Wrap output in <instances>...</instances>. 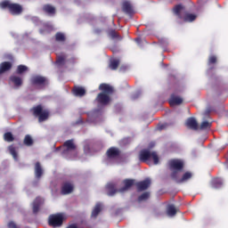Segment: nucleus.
Segmentation results:
<instances>
[{
  "label": "nucleus",
  "mask_w": 228,
  "mask_h": 228,
  "mask_svg": "<svg viewBox=\"0 0 228 228\" xmlns=\"http://www.w3.org/2000/svg\"><path fill=\"white\" fill-rule=\"evenodd\" d=\"M185 126L189 129H192V131H197L199 129V123L197 122V119L195 118L191 117L186 120Z\"/></svg>",
  "instance_id": "2eb2a0df"
},
{
  "label": "nucleus",
  "mask_w": 228,
  "mask_h": 228,
  "mask_svg": "<svg viewBox=\"0 0 228 228\" xmlns=\"http://www.w3.org/2000/svg\"><path fill=\"white\" fill-rule=\"evenodd\" d=\"M159 131H162V129H165V125H160L159 126Z\"/></svg>",
  "instance_id": "a18cd8bd"
},
{
  "label": "nucleus",
  "mask_w": 228,
  "mask_h": 228,
  "mask_svg": "<svg viewBox=\"0 0 228 228\" xmlns=\"http://www.w3.org/2000/svg\"><path fill=\"white\" fill-rule=\"evenodd\" d=\"M101 211H102V205H101V203H97L92 211V214H91L92 218H97Z\"/></svg>",
  "instance_id": "b1692460"
},
{
  "label": "nucleus",
  "mask_w": 228,
  "mask_h": 228,
  "mask_svg": "<svg viewBox=\"0 0 228 228\" xmlns=\"http://www.w3.org/2000/svg\"><path fill=\"white\" fill-rule=\"evenodd\" d=\"M151 186V179L147 178L136 183L137 191H145Z\"/></svg>",
  "instance_id": "4468645a"
},
{
  "label": "nucleus",
  "mask_w": 228,
  "mask_h": 228,
  "mask_svg": "<svg viewBox=\"0 0 228 228\" xmlns=\"http://www.w3.org/2000/svg\"><path fill=\"white\" fill-rule=\"evenodd\" d=\"M139 159L142 163H147V161H151L152 159L154 165H158L159 163V157L156 151H151L149 149L142 150L139 153Z\"/></svg>",
  "instance_id": "f03ea898"
},
{
  "label": "nucleus",
  "mask_w": 228,
  "mask_h": 228,
  "mask_svg": "<svg viewBox=\"0 0 228 228\" xmlns=\"http://www.w3.org/2000/svg\"><path fill=\"white\" fill-rule=\"evenodd\" d=\"M99 90L102 92V94H105L107 95H112L113 92H115L113 86H110L109 84H101L99 86Z\"/></svg>",
  "instance_id": "ddd939ff"
},
{
  "label": "nucleus",
  "mask_w": 228,
  "mask_h": 228,
  "mask_svg": "<svg viewBox=\"0 0 228 228\" xmlns=\"http://www.w3.org/2000/svg\"><path fill=\"white\" fill-rule=\"evenodd\" d=\"M108 159H117L120 157V150L117 147H110L106 151Z\"/></svg>",
  "instance_id": "423d86ee"
},
{
  "label": "nucleus",
  "mask_w": 228,
  "mask_h": 228,
  "mask_svg": "<svg viewBox=\"0 0 228 228\" xmlns=\"http://www.w3.org/2000/svg\"><path fill=\"white\" fill-rule=\"evenodd\" d=\"M44 206V200L42 197H37L32 202V211L34 215H38L40 207Z\"/></svg>",
  "instance_id": "6e6552de"
},
{
  "label": "nucleus",
  "mask_w": 228,
  "mask_h": 228,
  "mask_svg": "<svg viewBox=\"0 0 228 228\" xmlns=\"http://www.w3.org/2000/svg\"><path fill=\"white\" fill-rule=\"evenodd\" d=\"M0 8L3 10H8L11 12V15H20L24 9L20 4L12 3L9 0H4L0 4Z\"/></svg>",
  "instance_id": "f257e3e1"
},
{
  "label": "nucleus",
  "mask_w": 228,
  "mask_h": 228,
  "mask_svg": "<svg viewBox=\"0 0 228 228\" xmlns=\"http://www.w3.org/2000/svg\"><path fill=\"white\" fill-rule=\"evenodd\" d=\"M76 124L79 125V124H85V121H83L82 118H79L78 120L76 122Z\"/></svg>",
  "instance_id": "37998d69"
},
{
  "label": "nucleus",
  "mask_w": 228,
  "mask_h": 228,
  "mask_svg": "<svg viewBox=\"0 0 228 228\" xmlns=\"http://www.w3.org/2000/svg\"><path fill=\"white\" fill-rule=\"evenodd\" d=\"M34 172L36 179H41L44 175V168L42 167V164H40V162H36Z\"/></svg>",
  "instance_id": "a211bd4d"
},
{
  "label": "nucleus",
  "mask_w": 228,
  "mask_h": 228,
  "mask_svg": "<svg viewBox=\"0 0 228 228\" xmlns=\"http://www.w3.org/2000/svg\"><path fill=\"white\" fill-rule=\"evenodd\" d=\"M24 72H28V66L26 65H19L16 69V74H24Z\"/></svg>",
  "instance_id": "f704fd0d"
},
{
  "label": "nucleus",
  "mask_w": 228,
  "mask_h": 228,
  "mask_svg": "<svg viewBox=\"0 0 228 228\" xmlns=\"http://www.w3.org/2000/svg\"><path fill=\"white\" fill-rule=\"evenodd\" d=\"M167 216H175V215H177V208H175V205L174 204L167 205Z\"/></svg>",
  "instance_id": "5701e85b"
},
{
  "label": "nucleus",
  "mask_w": 228,
  "mask_h": 228,
  "mask_svg": "<svg viewBox=\"0 0 228 228\" xmlns=\"http://www.w3.org/2000/svg\"><path fill=\"white\" fill-rule=\"evenodd\" d=\"M168 167L170 170H176L183 172L184 169V161L177 159L168 160Z\"/></svg>",
  "instance_id": "39448f33"
},
{
  "label": "nucleus",
  "mask_w": 228,
  "mask_h": 228,
  "mask_svg": "<svg viewBox=\"0 0 228 228\" xmlns=\"http://www.w3.org/2000/svg\"><path fill=\"white\" fill-rule=\"evenodd\" d=\"M72 94L76 97H84V95H86V90L84 87L75 86L72 89Z\"/></svg>",
  "instance_id": "6ab92c4d"
},
{
  "label": "nucleus",
  "mask_w": 228,
  "mask_h": 228,
  "mask_svg": "<svg viewBox=\"0 0 228 228\" xmlns=\"http://www.w3.org/2000/svg\"><path fill=\"white\" fill-rule=\"evenodd\" d=\"M34 117H38V122H45L49 118V110H44L41 104L30 109Z\"/></svg>",
  "instance_id": "7ed1b4c3"
},
{
  "label": "nucleus",
  "mask_w": 228,
  "mask_h": 228,
  "mask_svg": "<svg viewBox=\"0 0 228 228\" xmlns=\"http://www.w3.org/2000/svg\"><path fill=\"white\" fill-rule=\"evenodd\" d=\"M195 19H197V16L191 13H185L184 17H183L184 22H193Z\"/></svg>",
  "instance_id": "c85d7f7f"
},
{
  "label": "nucleus",
  "mask_w": 228,
  "mask_h": 228,
  "mask_svg": "<svg viewBox=\"0 0 228 228\" xmlns=\"http://www.w3.org/2000/svg\"><path fill=\"white\" fill-rule=\"evenodd\" d=\"M7 227L8 228H20V225L16 224L15 222L13 221H10L8 224H7Z\"/></svg>",
  "instance_id": "79ce46f5"
},
{
  "label": "nucleus",
  "mask_w": 228,
  "mask_h": 228,
  "mask_svg": "<svg viewBox=\"0 0 228 228\" xmlns=\"http://www.w3.org/2000/svg\"><path fill=\"white\" fill-rule=\"evenodd\" d=\"M118 65H120V61L114 59L110 61L109 69H110V70H117V69H118Z\"/></svg>",
  "instance_id": "cd10ccee"
},
{
  "label": "nucleus",
  "mask_w": 228,
  "mask_h": 228,
  "mask_svg": "<svg viewBox=\"0 0 228 228\" xmlns=\"http://www.w3.org/2000/svg\"><path fill=\"white\" fill-rule=\"evenodd\" d=\"M4 140L5 142H12L15 140V137H13V134H12V132H7L4 134Z\"/></svg>",
  "instance_id": "473e14b6"
},
{
  "label": "nucleus",
  "mask_w": 228,
  "mask_h": 228,
  "mask_svg": "<svg viewBox=\"0 0 228 228\" xmlns=\"http://www.w3.org/2000/svg\"><path fill=\"white\" fill-rule=\"evenodd\" d=\"M65 60H67V56L65 55L58 56L56 60L57 65H63L65 63Z\"/></svg>",
  "instance_id": "58836bf2"
},
{
  "label": "nucleus",
  "mask_w": 228,
  "mask_h": 228,
  "mask_svg": "<svg viewBox=\"0 0 228 228\" xmlns=\"http://www.w3.org/2000/svg\"><path fill=\"white\" fill-rule=\"evenodd\" d=\"M63 220L62 214H53L48 217V224L50 227H61V225H63Z\"/></svg>",
  "instance_id": "20e7f679"
},
{
  "label": "nucleus",
  "mask_w": 228,
  "mask_h": 228,
  "mask_svg": "<svg viewBox=\"0 0 228 228\" xmlns=\"http://www.w3.org/2000/svg\"><path fill=\"white\" fill-rule=\"evenodd\" d=\"M225 167L228 168V159H226Z\"/></svg>",
  "instance_id": "49530a36"
},
{
  "label": "nucleus",
  "mask_w": 228,
  "mask_h": 228,
  "mask_svg": "<svg viewBox=\"0 0 228 228\" xmlns=\"http://www.w3.org/2000/svg\"><path fill=\"white\" fill-rule=\"evenodd\" d=\"M222 184H223L222 180H220L219 178H215L212 181V188H215V189L221 188Z\"/></svg>",
  "instance_id": "72a5a7b5"
},
{
  "label": "nucleus",
  "mask_w": 228,
  "mask_h": 228,
  "mask_svg": "<svg viewBox=\"0 0 228 228\" xmlns=\"http://www.w3.org/2000/svg\"><path fill=\"white\" fill-rule=\"evenodd\" d=\"M55 40H56V42H65V40H66L65 34H63L61 32H57L55 34Z\"/></svg>",
  "instance_id": "c9c22d12"
},
{
  "label": "nucleus",
  "mask_w": 228,
  "mask_h": 228,
  "mask_svg": "<svg viewBox=\"0 0 228 228\" xmlns=\"http://www.w3.org/2000/svg\"><path fill=\"white\" fill-rule=\"evenodd\" d=\"M32 85H35L36 86H45L47 85V78L42 76H35L31 78Z\"/></svg>",
  "instance_id": "1a4fd4ad"
},
{
  "label": "nucleus",
  "mask_w": 228,
  "mask_h": 228,
  "mask_svg": "<svg viewBox=\"0 0 228 228\" xmlns=\"http://www.w3.org/2000/svg\"><path fill=\"white\" fill-rule=\"evenodd\" d=\"M183 10V5L177 4L174 7L173 12L175 15H177L178 19H183V15L181 14V12Z\"/></svg>",
  "instance_id": "c756f323"
},
{
  "label": "nucleus",
  "mask_w": 228,
  "mask_h": 228,
  "mask_svg": "<svg viewBox=\"0 0 228 228\" xmlns=\"http://www.w3.org/2000/svg\"><path fill=\"white\" fill-rule=\"evenodd\" d=\"M63 147L66 148V150L63 151L64 154H67V152H70V151H76V149H77V146H76V143H74V139H70V140L64 142Z\"/></svg>",
  "instance_id": "9b49d317"
},
{
  "label": "nucleus",
  "mask_w": 228,
  "mask_h": 228,
  "mask_svg": "<svg viewBox=\"0 0 228 228\" xmlns=\"http://www.w3.org/2000/svg\"><path fill=\"white\" fill-rule=\"evenodd\" d=\"M151 197V193L143 192L141 196L138 197V202H142L143 200H147Z\"/></svg>",
  "instance_id": "ea45409f"
},
{
  "label": "nucleus",
  "mask_w": 228,
  "mask_h": 228,
  "mask_svg": "<svg viewBox=\"0 0 228 228\" xmlns=\"http://www.w3.org/2000/svg\"><path fill=\"white\" fill-rule=\"evenodd\" d=\"M169 104L170 106L183 104V98L175 96V94H171V97L169 99Z\"/></svg>",
  "instance_id": "412c9836"
},
{
  "label": "nucleus",
  "mask_w": 228,
  "mask_h": 228,
  "mask_svg": "<svg viewBox=\"0 0 228 228\" xmlns=\"http://www.w3.org/2000/svg\"><path fill=\"white\" fill-rule=\"evenodd\" d=\"M44 13L49 15L50 17H54L56 15V7L50 4H44L42 7Z\"/></svg>",
  "instance_id": "9d476101"
},
{
  "label": "nucleus",
  "mask_w": 228,
  "mask_h": 228,
  "mask_svg": "<svg viewBox=\"0 0 228 228\" xmlns=\"http://www.w3.org/2000/svg\"><path fill=\"white\" fill-rule=\"evenodd\" d=\"M12 69V62L4 61L0 64V74H4V72H8V70Z\"/></svg>",
  "instance_id": "4be33fe9"
},
{
  "label": "nucleus",
  "mask_w": 228,
  "mask_h": 228,
  "mask_svg": "<svg viewBox=\"0 0 228 228\" xmlns=\"http://www.w3.org/2000/svg\"><path fill=\"white\" fill-rule=\"evenodd\" d=\"M216 61H217L216 55H210L208 57V65H215V63H216Z\"/></svg>",
  "instance_id": "a19ab883"
},
{
  "label": "nucleus",
  "mask_w": 228,
  "mask_h": 228,
  "mask_svg": "<svg viewBox=\"0 0 228 228\" xmlns=\"http://www.w3.org/2000/svg\"><path fill=\"white\" fill-rule=\"evenodd\" d=\"M171 179H173V181H175V183H179V171L174 170L171 175Z\"/></svg>",
  "instance_id": "4c0bfd02"
},
{
  "label": "nucleus",
  "mask_w": 228,
  "mask_h": 228,
  "mask_svg": "<svg viewBox=\"0 0 228 228\" xmlns=\"http://www.w3.org/2000/svg\"><path fill=\"white\" fill-rule=\"evenodd\" d=\"M124 186L118 189L119 193H124L125 191H129L134 185V180L133 179H125L123 181Z\"/></svg>",
  "instance_id": "f8f14e48"
},
{
  "label": "nucleus",
  "mask_w": 228,
  "mask_h": 228,
  "mask_svg": "<svg viewBox=\"0 0 228 228\" xmlns=\"http://www.w3.org/2000/svg\"><path fill=\"white\" fill-rule=\"evenodd\" d=\"M200 129H201L202 131L206 129H211V123H209L208 121H203L200 126Z\"/></svg>",
  "instance_id": "e433bc0d"
},
{
  "label": "nucleus",
  "mask_w": 228,
  "mask_h": 228,
  "mask_svg": "<svg viewBox=\"0 0 228 228\" xmlns=\"http://www.w3.org/2000/svg\"><path fill=\"white\" fill-rule=\"evenodd\" d=\"M23 143L27 147H31V145H33V143H34V141H33V138L31 137V135H29V134L25 135Z\"/></svg>",
  "instance_id": "7c9ffc66"
},
{
  "label": "nucleus",
  "mask_w": 228,
  "mask_h": 228,
  "mask_svg": "<svg viewBox=\"0 0 228 228\" xmlns=\"http://www.w3.org/2000/svg\"><path fill=\"white\" fill-rule=\"evenodd\" d=\"M122 12L126 13V15H133L134 13V10L133 9V5L129 1H125L122 4Z\"/></svg>",
  "instance_id": "dca6fc26"
},
{
  "label": "nucleus",
  "mask_w": 228,
  "mask_h": 228,
  "mask_svg": "<svg viewBox=\"0 0 228 228\" xmlns=\"http://www.w3.org/2000/svg\"><path fill=\"white\" fill-rule=\"evenodd\" d=\"M10 81L13 83L14 86H22V78L17 76H11Z\"/></svg>",
  "instance_id": "a878e982"
},
{
  "label": "nucleus",
  "mask_w": 228,
  "mask_h": 228,
  "mask_svg": "<svg viewBox=\"0 0 228 228\" xmlns=\"http://www.w3.org/2000/svg\"><path fill=\"white\" fill-rule=\"evenodd\" d=\"M74 191V185L69 182H66L61 186V194L62 195H69V193H72Z\"/></svg>",
  "instance_id": "f3484780"
},
{
  "label": "nucleus",
  "mask_w": 228,
  "mask_h": 228,
  "mask_svg": "<svg viewBox=\"0 0 228 228\" xmlns=\"http://www.w3.org/2000/svg\"><path fill=\"white\" fill-rule=\"evenodd\" d=\"M110 101L111 98L110 97V94H106L104 93L98 94L96 97V102L102 106H107V104H110Z\"/></svg>",
  "instance_id": "0eeeda50"
},
{
  "label": "nucleus",
  "mask_w": 228,
  "mask_h": 228,
  "mask_svg": "<svg viewBox=\"0 0 228 228\" xmlns=\"http://www.w3.org/2000/svg\"><path fill=\"white\" fill-rule=\"evenodd\" d=\"M164 45H168V42H164Z\"/></svg>",
  "instance_id": "de8ad7c7"
},
{
  "label": "nucleus",
  "mask_w": 228,
  "mask_h": 228,
  "mask_svg": "<svg viewBox=\"0 0 228 228\" xmlns=\"http://www.w3.org/2000/svg\"><path fill=\"white\" fill-rule=\"evenodd\" d=\"M69 63H76V57H71L69 60Z\"/></svg>",
  "instance_id": "c03bdc74"
},
{
  "label": "nucleus",
  "mask_w": 228,
  "mask_h": 228,
  "mask_svg": "<svg viewBox=\"0 0 228 228\" xmlns=\"http://www.w3.org/2000/svg\"><path fill=\"white\" fill-rule=\"evenodd\" d=\"M106 190L109 197H113L115 193H120V191L115 188V183H108L106 185Z\"/></svg>",
  "instance_id": "aec40b11"
},
{
  "label": "nucleus",
  "mask_w": 228,
  "mask_h": 228,
  "mask_svg": "<svg viewBox=\"0 0 228 228\" xmlns=\"http://www.w3.org/2000/svg\"><path fill=\"white\" fill-rule=\"evenodd\" d=\"M191 177H193V174H191V172L190 171L185 172L183 175L182 178L179 179L178 184H182V183H186L187 181H190Z\"/></svg>",
  "instance_id": "393cba45"
},
{
  "label": "nucleus",
  "mask_w": 228,
  "mask_h": 228,
  "mask_svg": "<svg viewBox=\"0 0 228 228\" xmlns=\"http://www.w3.org/2000/svg\"><path fill=\"white\" fill-rule=\"evenodd\" d=\"M8 150H9L10 154H12L13 159H15L17 161L19 159V154L17 153V150H16L15 146H13V144H12L8 147Z\"/></svg>",
  "instance_id": "bb28decb"
},
{
  "label": "nucleus",
  "mask_w": 228,
  "mask_h": 228,
  "mask_svg": "<svg viewBox=\"0 0 228 228\" xmlns=\"http://www.w3.org/2000/svg\"><path fill=\"white\" fill-rule=\"evenodd\" d=\"M135 40H136V42H140V38H136Z\"/></svg>",
  "instance_id": "09e8293b"
},
{
  "label": "nucleus",
  "mask_w": 228,
  "mask_h": 228,
  "mask_svg": "<svg viewBox=\"0 0 228 228\" xmlns=\"http://www.w3.org/2000/svg\"><path fill=\"white\" fill-rule=\"evenodd\" d=\"M109 37H110V38H112L113 40L117 39V40H122V37H120V35H118L115 29H111L109 31Z\"/></svg>",
  "instance_id": "2f4dec72"
}]
</instances>
